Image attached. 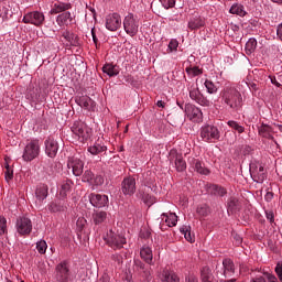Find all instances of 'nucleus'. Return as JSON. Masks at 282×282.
Segmentation results:
<instances>
[{
    "mask_svg": "<svg viewBox=\"0 0 282 282\" xmlns=\"http://www.w3.org/2000/svg\"><path fill=\"white\" fill-rule=\"evenodd\" d=\"M221 98L230 109H240L243 98L241 97V93L235 88V86H227L221 91Z\"/></svg>",
    "mask_w": 282,
    "mask_h": 282,
    "instance_id": "nucleus-1",
    "label": "nucleus"
},
{
    "mask_svg": "<svg viewBox=\"0 0 282 282\" xmlns=\"http://www.w3.org/2000/svg\"><path fill=\"white\" fill-rule=\"evenodd\" d=\"M107 246L112 248V250H121L127 246V238L123 235L116 234L112 229H110L106 236L104 237Z\"/></svg>",
    "mask_w": 282,
    "mask_h": 282,
    "instance_id": "nucleus-2",
    "label": "nucleus"
},
{
    "mask_svg": "<svg viewBox=\"0 0 282 282\" xmlns=\"http://www.w3.org/2000/svg\"><path fill=\"white\" fill-rule=\"evenodd\" d=\"M72 131L75 134V138L80 142H87L91 135V129L83 121H75Z\"/></svg>",
    "mask_w": 282,
    "mask_h": 282,
    "instance_id": "nucleus-3",
    "label": "nucleus"
},
{
    "mask_svg": "<svg viewBox=\"0 0 282 282\" xmlns=\"http://www.w3.org/2000/svg\"><path fill=\"white\" fill-rule=\"evenodd\" d=\"M39 153H41V143L39 140H32L25 145L22 158L24 162H32V160H36Z\"/></svg>",
    "mask_w": 282,
    "mask_h": 282,
    "instance_id": "nucleus-4",
    "label": "nucleus"
},
{
    "mask_svg": "<svg viewBox=\"0 0 282 282\" xmlns=\"http://www.w3.org/2000/svg\"><path fill=\"white\" fill-rule=\"evenodd\" d=\"M200 138L204 142H217L221 134L219 133V129L215 126L207 124L200 129Z\"/></svg>",
    "mask_w": 282,
    "mask_h": 282,
    "instance_id": "nucleus-5",
    "label": "nucleus"
},
{
    "mask_svg": "<svg viewBox=\"0 0 282 282\" xmlns=\"http://www.w3.org/2000/svg\"><path fill=\"white\" fill-rule=\"evenodd\" d=\"M140 28V22L135 20L132 13H129L123 20V30L129 36H135Z\"/></svg>",
    "mask_w": 282,
    "mask_h": 282,
    "instance_id": "nucleus-6",
    "label": "nucleus"
},
{
    "mask_svg": "<svg viewBox=\"0 0 282 282\" xmlns=\"http://www.w3.org/2000/svg\"><path fill=\"white\" fill-rule=\"evenodd\" d=\"M23 23H31V25H35L36 28H41L43 23H45V14L40 11H32L23 17Z\"/></svg>",
    "mask_w": 282,
    "mask_h": 282,
    "instance_id": "nucleus-7",
    "label": "nucleus"
},
{
    "mask_svg": "<svg viewBox=\"0 0 282 282\" xmlns=\"http://www.w3.org/2000/svg\"><path fill=\"white\" fill-rule=\"evenodd\" d=\"M15 228L21 237H28L32 232V220L28 217H20L17 219Z\"/></svg>",
    "mask_w": 282,
    "mask_h": 282,
    "instance_id": "nucleus-8",
    "label": "nucleus"
},
{
    "mask_svg": "<svg viewBox=\"0 0 282 282\" xmlns=\"http://www.w3.org/2000/svg\"><path fill=\"white\" fill-rule=\"evenodd\" d=\"M135 178L133 176H127L121 182V193L128 197L135 195Z\"/></svg>",
    "mask_w": 282,
    "mask_h": 282,
    "instance_id": "nucleus-9",
    "label": "nucleus"
},
{
    "mask_svg": "<svg viewBox=\"0 0 282 282\" xmlns=\"http://www.w3.org/2000/svg\"><path fill=\"white\" fill-rule=\"evenodd\" d=\"M184 109H185V113H186L187 118H189V120H192V122H202V118L204 116L202 113V109L197 108L193 104L185 105Z\"/></svg>",
    "mask_w": 282,
    "mask_h": 282,
    "instance_id": "nucleus-10",
    "label": "nucleus"
},
{
    "mask_svg": "<svg viewBox=\"0 0 282 282\" xmlns=\"http://www.w3.org/2000/svg\"><path fill=\"white\" fill-rule=\"evenodd\" d=\"M122 25V18L118 13H112L106 18V28L110 32H116Z\"/></svg>",
    "mask_w": 282,
    "mask_h": 282,
    "instance_id": "nucleus-11",
    "label": "nucleus"
},
{
    "mask_svg": "<svg viewBox=\"0 0 282 282\" xmlns=\"http://www.w3.org/2000/svg\"><path fill=\"white\" fill-rule=\"evenodd\" d=\"M89 202L95 208H105V206H109V196L91 193L89 195Z\"/></svg>",
    "mask_w": 282,
    "mask_h": 282,
    "instance_id": "nucleus-12",
    "label": "nucleus"
},
{
    "mask_svg": "<svg viewBox=\"0 0 282 282\" xmlns=\"http://www.w3.org/2000/svg\"><path fill=\"white\" fill-rule=\"evenodd\" d=\"M67 167L72 169V173L75 177H80V175H83V169H85V162L78 158H70L67 162Z\"/></svg>",
    "mask_w": 282,
    "mask_h": 282,
    "instance_id": "nucleus-13",
    "label": "nucleus"
},
{
    "mask_svg": "<svg viewBox=\"0 0 282 282\" xmlns=\"http://www.w3.org/2000/svg\"><path fill=\"white\" fill-rule=\"evenodd\" d=\"M189 98L202 107H208L210 105V101L206 97H204V95L197 87H192L189 89Z\"/></svg>",
    "mask_w": 282,
    "mask_h": 282,
    "instance_id": "nucleus-14",
    "label": "nucleus"
},
{
    "mask_svg": "<svg viewBox=\"0 0 282 282\" xmlns=\"http://www.w3.org/2000/svg\"><path fill=\"white\" fill-rule=\"evenodd\" d=\"M134 270L139 272L145 281H151V267L144 264V262L140 260H134Z\"/></svg>",
    "mask_w": 282,
    "mask_h": 282,
    "instance_id": "nucleus-15",
    "label": "nucleus"
},
{
    "mask_svg": "<svg viewBox=\"0 0 282 282\" xmlns=\"http://www.w3.org/2000/svg\"><path fill=\"white\" fill-rule=\"evenodd\" d=\"M56 279L58 282L69 281V268H67L66 262H62L56 267Z\"/></svg>",
    "mask_w": 282,
    "mask_h": 282,
    "instance_id": "nucleus-16",
    "label": "nucleus"
},
{
    "mask_svg": "<svg viewBox=\"0 0 282 282\" xmlns=\"http://www.w3.org/2000/svg\"><path fill=\"white\" fill-rule=\"evenodd\" d=\"M205 25H206V19H204L199 14H194L187 23L188 30H192V31H197L204 28Z\"/></svg>",
    "mask_w": 282,
    "mask_h": 282,
    "instance_id": "nucleus-17",
    "label": "nucleus"
},
{
    "mask_svg": "<svg viewBox=\"0 0 282 282\" xmlns=\"http://www.w3.org/2000/svg\"><path fill=\"white\" fill-rule=\"evenodd\" d=\"M45 153L48 158H56V153H58V142L53 138H48L45 141Z\"/></svg>",
    "mask_w": 282,
    "mask_h": 282,
    "instance_id": "nucleus-18",
    "label": "nucleus"
},
{
    "mask_svg": "<svg viewBox=\"0 0 282 282\" xmlns=\"http://www.w3.org/2000/svg\"><path fill=\"white\" fill-rule=\"evenodd\" d=\"M75 102L82 107L83 109H87L88 111L96 107V101H94L90 97L80 96L75 98Z\"/></svg>",
    "mask_w": 282,
    "mask_h": 282,
    "instance_id": "nucleus-19",
    "label": "nucleus"
},
{
    "mask_svg": "<svg viewBox=\"0 0 282 282\" xmlns=\"http://www.w3.org/2000/svg\"><path fill=\"white\" fill-rule=\"evenodd\" d=\"M223 274L225 279H228L235 274V262L230 259L223 260Z\"/></svg>",
    "mask_w": 282,
    "mask_h": 282,
    "instance_id": "nucleus-20",
    "label": "nucleus"
},
{
    "mask_svg": "<svg viewBox=\"0 0 282 282\" xmlns=\"http://www.w3.org/2000/svg\"><path fill=\"white\" fill-rule=\"evenodd\" d=\"M93 221L95 224V226H101V224H106L107 223V212L105 210H94L93 212Z\"/></svg>",
    "mask_w": 282,
    "mask_h": 282,
    "instance_id": "nucleus-21",
    "label": "nucleus"
},
{
    "mask_svg": "<svg viewBox=\"0 0 282 282\" xmlns=\"http://www.w3.org/2000/svg\"><path fill=\"white\" fill-rule=\"evenodd\" d=\"M66 10H72V3L55 2L51 10V14H61V12H66Z\"/></svg>",
    "mask_w": 282,
    "mask_h": 282,
    "instance_id": "nucleus-22",
    "label": "nucleus"
},
{
    "mask_svg": "<svg viewBox=\"0 0 282 282\" xmlns=\"http://www.w3.org/2000/svg\"><path fill=\"white\" fill-rule=\"evenodd\" d=\"M228 213L235 214L241 210V204L237 197H230L227 203Z\"/></svg>",
    "mask_w": 282,
    "mask_h": 282,
    "instance_id": "nucleus-23",
    "label": "nucleus"
},
{
    "mask_svg": "<svg viewBox=\"0 0 282 282\" xmlns=\"http://www.w3.org/2000/svg\"><path fill=\"white\" fill-rule=\"evenodd\" d=\"M47 191H48V187L45 184H41L37 186L35 191V197L40 204L41 202L47 198Z\"/></svg>",
    "mask_w": 282,
    "mask_h": 282,
    "instance_id": "nucleus-24",
    "label": "nucleus"
},
{
    "mask_svg": "<svg viewBox=\"0 0 282 282\" xmlns=\"http://www.w3.org/2000/svg\"><path fill=\"white\" fill-rule=\"evenodd\" d=\"M140 254H141V259H143L145 263H148L149 265L153 263V251L151 250V248L143 247L140 251Z\"/></svg>",
    "mask_w": 282,
    "mask_h": 282,
    "instance_id": "nucleus-25",
    "label": "nucleus"
},
{
    "mask_svg": "<svg viewBox=\"0 0 282 282\" xmlns=\"http://www.w3.org/2000/svg\"><path fill=\"white\" fill-rule=\"evenodd\" d=\"M192 166L197 171L200 175H208L210 172L208 169L204 166V163L199 161V159H193Z\"/></svg>",
    "mask_w": 282,
    "mask_h": 282,
    "instance_id": "nucleus-26",
    "label": "nucleus"
},
{
    "mask_svg": "<svg viewBox=\"0 0 282 282\" xmlns=\"http://www.w3.org/2000/svg\"><path fill=\"white\" fill-rule=\"evenodd\" d=\"M272 127L262 123L259 128H258V133L259 135H261L262 138H267L268 140L272 139Z\"/></svg>",
    "mask_w": 282,
    "mask_h": 282,
    "instance_id": "nucleus-27",
    "label": "nucleus"
},
{
    "mask_svg": "<svg viewBox=\"0 0 282 282\" xmlns=\"http://www.w3.org/2000/svg\"><path fill=\"white\" fill-rule=\"evenodd\" d=\"M208 193H210V195H215L216 197H224V195H226L228 192L223 186L209 185Z\"/></svg>",
    "mask_w": 282,
    "mask_h": 282,
    "instance_id": "nucleus-28",
    "label": "nucleus"
},
{
    "mask_svg": "<svg viewBox=\"0 0 282 282\" xmlns=\"http://www.w3.org/2000/svg\"><path fill=\"white\" fill-rule=\"evenodd\" d=\"M104 74H107L110 77L118 76L120 74V68L113 64H106L102 67Z\"/></svg>",
    "mask_w": 282,
    "mask_h": 282,
    "instance_id": "nucleus-29",
    "label": "nucleus"
},
{
    "mask_svg": "<svg viewBox=\"0 0 282 282\" xmlns=\"http://www.w3.org/2000/svg\"><path fill=\"white\" fill-rule=\"evenodd\" d=\"M162 220L167 224L169 228H173V226H177V215L170 213V214H162ZM165 219V220H164Z\"/></svg>",
    "mask_w": 282,
    "mask_h": 282,
    "instance_id": "nucleus-30",
    "label": "nucleus"
},
{
    "mask_svg": "<svg viewBox=\"0 0 282 282\" xmlns=\"http://www.w3.org/2000/svg\"><path fill=\"white\" fill-rule=\"evenodd\" d=\"M230 14H237V17H246L248 12H246V7L239 3H235L229 9Z\"/></svg>",
    "mask_w": 282,
    "mask_h": 282,
    "instance_id": "nucleus-31",
    "label": "nucleus"
},
{
    "mask_svg": "<svg viewBox=\"0 0 282 282\" xmlns=\"http://www.w3.org/2000/svg\"><path fill=\"white\" fill-rule=\"evenodd\" d=\"M162 282H180V278L175 272L165 270L162 273Z\"/></svg>",
    "mask_w": 282,
    "mask_h": 282,
    "instance_id": "nucleus-32",
    "label": "nucleus"
},
{
    "mask_svg": "<svg viewBox=\"0 0 282 282\" xmlns=\"http://www.w3.org/2000/svg\"><path fill=\"white\" fill-rule=\"evenodd\" d=\"M56 22L59 26L69 25V22H72V13L64 12V13L59 14L56 19Z\"/></svg>",
    "mask_w": 282,
    "mask_h": 282,
    "instance_id": "nucleus-33",
    "label": "nucleus"
},
{
    "mask_svg": "<svg viewBox=\"0 0 282 282\" xmlns=\"http://www.w3.org/2000/svg\"><path fill=\"white\" fill-rule=\"evenodd\" d=\"M175 166L178 173L186 171V161H184V158L182 156V154L175 155Z\"/></svg>",
    "mask_w": 282,
    "mask_h": 282,
    "instance_id": "nucleus-34",
    "label": "nucleus"
},
{
    "mask_svg": "<svg viewBox=\"0 0 282 282\" xmlns=\"http://www.w3.org/2000/svg\"><path fill=\"white\" fill-rule=\"evenodd\" d=\"M105 151H107V147L101 145L100 143H95L88 148V152L91 153V155H98L105 153Z\"/></svg>",
    "mask_w": 282,
    "mask_h": 282,
    "instance_id": "nucleus-35",
    "label": "nucleus"
},
{
    "mask_svg": "<svg viewBox=\"0 0 282 282\" xmlns=\"http://www.w3.org/2000/svg\"><path fill=\"white\" fill-rule=\"evenodd\" d=\"M181 232L182 235H184L186 241H189V243H193V241H195V235L191 232V226L181 227Z\"/></svg>",
    "mask_w": 282,
    "mask_h": 282,
    "instance_id": "nucleus-36",
    "label": "nucleus"
},
{
    "mask_svg": "<svg viewBox=\"0 0 282 282\" xmlns=\"http://www.w3.org/2000/svg\"><path fill=\"white\" fill-rule=\"evenodd\" d=\"M72 186H74V182H72V180H66L62 183V187L59 191V195H62L63 197H65V195H67V193H69V191H72Z\"/></svg>",
    "mask_w": 282,
    "mask_h": 282,
    "instance_id": "nucleus-37",
    "label": "nucleus"
},
{
    "mask_svg": "<svg viewBox=\"0 0 282 282\" xmlns=\"http://www.w3.org/2000/svg\"><path fill=\"white\" fill-rule=\"evenodd\" d=\"M202 282H213V273H210V268L204 267L200 271Z\"/></svg>",
    "mask_w": 282,
    "mask_h": 282,
    "instance_id": "nucleus-38",
    "label": "nucleus"
},
{
    "mask_svg": "<svg viewBox=\"0 0 282 282\" xmlns=\"http://www.w3.org/2000/svg\"><path fill=\"white\" fill-rule=\"evenodd\" d=\"M245 50L248 56L254 53V50H257V40L254 37L249 39V41L246 43Z\"/></svg>",
    "mask_w": 282,
    "mask_h": 282,
    "instance_id": "nucleus-39",
    "label": "nucleus"
},
{
    "mask_svg": "<svg viewBox=\"0 0 282 282\" xmlns=\"http://www.w3.org/2000/svg\"><path fill=\"white\" fill-rule=\"evenodd\" d=\"M227 124L230 127V129H234V131H237L238 133H243V131H246V128L235 120H229Z\"/></svg>",
    "mask_w": 282,
    "mask_h": 282,
    "instance_id": "nucleus-40",
    "label": "nucleus"
},
{
    "mask_svg": "<svg viewBox=\"0 0 282 282\" xmlns=\"http://www.w3.org/2000/svg\"><path fill=\"white\" fill-rule=\"evenodd\" d=\"M36 250L40 254H45V252H47V242L45 240L37 241Z\"/></svg>",
    "mask_w": 282,
    "mask_h": 282,
    "instance_id": "nucleus-41",
    "label": "nucleus"
},
{
    "mask_svg": "<svg viewBox=\"0 0 282 282\" xmlns=\"http://www.w3.org/2000/svg\"><path fill=\"white\" fill-rule=\"evenodd\" d=\"M205 87L207 89V94H217V87L215 86V83H213L212 80L206 79Z\"/></svg>",
    "mask_w": 282,
    "mask_h": 282,
    "instance_id": "nucleus-42",
    "label": "nucleus"
},
{
    "mask_svg": "<svg viewBox=\"0 0 282 282\" xmlns=\"http://www.w3.org/2000/svg\"><path fill=\"white\" fill-rule=\"evenodd\" d=\"M185 72L189 76H200V74H203L202 69L199 67H197V66H195V67H186Z\"/></svg>",
    "mask_w": 282,
    "mask_h": 282,
    "instance_id": "nucleus-43",
    "label": "nucleus"
},
{
    "mask_svg": "<svg viewBox=\"0 0 282 282\" xmlns=\"http://www.w3.org/2000/svg\"><path fill=\"white\" fill-rule=\"evenodd\" d=\"M8 234V219L3 216H0V235Z\"/></svg>",
    "mask_w": 282,
    "mask_h": 282,
    "instance_id": "nucleus-44",
    "label": "nucleus"
},
{
    "mask_svg": "<svg viewBox=\"0 0 282 282\" xmlns=\"http://www.w3.org/2000/svg\"><path fill=\"white\" fill-rule=\"evenodd\" d=\"M263 171H264L263 165H260L258 170L257 180H256L260 184H263V182L265 181V173Z\"/></svg>",
    "mask_w": 282,
    "mask_h": 282,
    "instance_id": "nucleus-45",
    "label": "nucleus"
},
{
    "mask_svg": "<svg viewBox=\"0 0 282 282\" xmlns=\"http://www.w3.org/2000/svg\"><path fill=\"white\" fill-rule=\"evenodd\" d=\"M160 2L162 3L163 8H165V10L175 8V0H160Z\"/></svg>",
    "mask_w": 282,
    "mask_h": 282,
    "instance_id": "nucleus-46",
    "label": "nucleus"
},
{
    "mask_svg": "<svg viewBox=\"0 0 282 282\" xmlns=\"http://www.w3.org/2000/svg\"><path fill=\"white\" fill-rule=\"evenodd\" d=\"M167 47L170 52H177V47H180V42H177V40H171Z\"/></svg>",
    "mask_w": 282,
    "mask_h": 282,
    "instance_id": "nucleus-47",
    "label": "nucleus"
},
{
    "mask_svg": "<svg viewBox=\"0 0 282 282\" xmlns=\"http://www.w3.org/2000/svg\"><path fill=\"white\" fill-rule=\"evenodd\" d=\"M94 180V173L89 170H86L83 175V182H91Z\"/></svg>",
    "mask_w": 282,
    "mask_h": 282,
    "instance_id": "nucleus-48",
    "label": "nucleus"
},
{
    "mask_svg": "<svg viewBox=\"0 0 282 282\" xmlns=\"http://www.w3.org/2000/svg\"><path fill=\"white\" fill-rule=\"evenodd\" d=\"M112 261H115L117 265H120L121 263H123V258L120 253H115L112 254Z\"/></svg>",
    "mask_w": 282,
    "mask_h": 282,
    "instance_id": "nucleus-49",
    "label": "nucleus"
},
{
    "mask_svg": "<svg viewBox=\"0 0 282 282\" xmlns=\"http://www.w3.org/2000/svg\"><path fill=\"white\" fill-rule=\"evenodd\" d=\"M4 177L7 182H10L12 177H14V173L10 170V165H7V171L4 173Z\"/></svg>",
    "mask_w": 282,
    "mask_h": 282,
    "instance_id": "nucleus-50",
    "label": "nucleus"
},
{
    "mask_svg": "<svg viewBox=\"0 0 282 282\" xmlns=\"http://www.w3.org/2000/svg\"><path fill=\"white\" fill-rule=\"evenodd\" d=\"M275 274H278L279 280L282 281V262L276 263Z\"/></svg>",
    "mask_w": 282,
    "mask_h": 282,
    "instance_id": "nucleus-51",
    "label": "nucleus"
},
{
    "mask_svg": "<svg viewBox=\"0 0 282 282\" xmlns=\"http://www.w3.org/2000/svg\"><path fill=\"white\" fill-rule=\"evenodd\" d=\"M197 213L198 215H200L202 217H206V215H208V207L204 206V207H198L197 208Z\"/></svg>",
    "mask_w": 282,
    "mask_h": 282,
    "instance_id": "nucleus-52",
    "label": "nucleus"
},
{
    "mask_svg": "<svg viewBox=\"0 0 282 282\" xmlns=\"http://www.w3.org/2000/svg\"><path fill=\"white\" fill-rule=\"evenodd\" d=\"M264 276L267 278L268 282H279V280L276 279V275L272 273H264Z\"/></svg>",
    "mask_w": 282,
    "mask_h": 282,
    "instance_id": "nucleus-53",
    "label": "nucleus"
},
{
    "mask_svg": "<svg viewBox=\"0 0 282 282\" xmlns=\"http://www.w3.org/2000/svg\"><path fill=\"white\" fill-rule=\"evenodd\" d=\"M94 182L96 186H102V184H105V178L101 175H97Z\"/></svg>",
    "mask_w": 282,
    "mask_h": 282,
    "instance_id": "nucleus-54",
    "label": "nucleus"
},
{
    "mask_svg": "<svg viewBox=\"0 0 282 282\" xmlns=\"http://www.w3.org/2000/svg\"><path fill=\"white\" fill-rule=\"evenodd\" d=\"M85 224H87V220L85 218H78L77 228H79V230H83V228H85Z\"/></svg>",
    "mask_w": 282,
    "mask_h": 282,
    "instance_id": "nucleus-55",
    "label": "nucleus"
},
{
    "mask_svg": "<svg viewBox=\"0 0 282 282\" xmlns=\"http://www.w3.org/2000/svg\"><path fill=\"white\" fill-rule=\"evenodd\" d=\"M91 36H93V41H94L96 47H98L99 44H98V37L96 36V29L95 28L91 29Z\"/></svg>",
    "mask_w": 282,
    "mask_h": 282,
    "instance_id": "nucleus-56",
    "label": "nucleus"
},
{
    "mask_svg": "<svg viewBox=\"0 0 282 282\" xmlns=\"http://www.w3.org/2000/svg\"><path fill=\"white\" fill-rule=\"evenodd\" d=\"M267 219H269V221L272 224L274 221V213L272 212H267Z\"/></svg>",
    "mask_w": 282,
    "mask_h": 282,
    "instance_id": "nucleus-57",
    "label": "nucleus"
},
{
    "mask_svg": "<svg viewBox=\"0 0 282 282\" xmlns=\"http://www.w3.org/2000/svg\"><path fill=\"white\" fill-rule=\"evenodd\" d=\"M250 282H265V278H263V276H256V278H253V279H251V281Z\"/></svg>",
    "mask_w": 282,
    "mask_h": 282,
    "instance_id": "nucleus-58",
    "label": "nucleus"
},
{
    "mask_svg": "<svg viewBox=\"0 0 282 282\" xmlns=\"http://www.w3.org/2000/svg\"><path fill=\"white\" fill-rule=\"evenodd\" d=\"M276 34H278V37L281 39L282 41V23L278 25Z\"/></svg>",
    "mask_w": 282,
    "mask_h": 282,
    "instance_id": "nucleus-59",
    "label": "nucleus"
},
{
    "mask_svg": "<svg viewBox=\"0 0 282 282\" xmlns=\"http://www.w3.org/2000/svg\"><path fill=\"white\" fill-rule=\"evenodd\" d=\"M270 80H271L272 85H275V87H280L281 86V84L279 82H276V77L270 76Z\"/></svg>",
    "mask_w": 282,
    "mask_h": 282,
    "instance_id": "nucleus-60",
    "label": "nucleus"
},
{
    "mask_svg": "<svg viewBox=\"0 0 282 282\" xmlns=\"http://www.w3.org/2000/svg\"><path fill=\"white\" fill-rule=\"evenodd\" d=\"M97 282H109V275L104 274Z\"/></svg>",
    "mask_w": 282,
    "mask_h": 282,
    "instance_id": "nucleus-61",
    "label": "nucleus"
},
{
    "mask_svg": "<svg viewBox=\"0 0 282 282\" xmlns=\"http://www.w3.org/2000/svg\"><path fill=\"white\" fill-rule=\"evenodd\" d=\"M156 106L161 107L162 109H164V107H166V102L162 101V100H159L156 102Z\"/></svg>",
    "mask_w": 282,
    "mask_h": 282,
    "instance_id": "nucleus-62",
    "label": "nucleus"
},
{
    "mask_svg": "<svg viewBox=\"0 0 282 282\" xmlns=\"http://www.w3.org/2000/svg\"><path fill=\"white\" fill-rule=\"evenodd\" d=\"M186 282H197L195 276H189L186 279Z\"/></svg>",
    "mask_w": 282,
    "mask_h": 282,
    "instance_id": "nucleus-63",
    "label": "nucleus"
},
{
    "mask_svg": "<svg viewBox=\"0 0 282 282\" xmlns=\"http://www.w3.org/2000/svg\"><path fill=\"white\" fill-rule=\"evenodd\" d=\"M250 88H251V89H254V91H257V89H258V88H257V84H254V83L250 84Z\"/></svg>",
    "mask_w": 282,
    "mask_h": 282,
    "instance_id": "nucleus-64",
    "label": "nucleus"
}]
</instances>
